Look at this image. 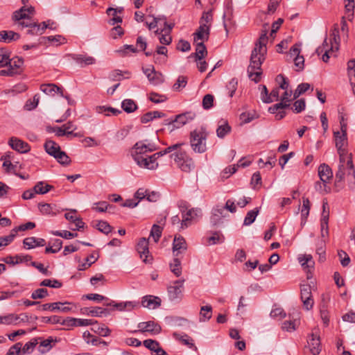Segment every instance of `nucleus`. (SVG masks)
<instances>
[{"label": "nucleus", "instance_id": "2", "mask_svg": "<svg viewBox=\"0 0 355 355\" xmlns=\"http://www.w3.org/2000/svg\"><path fill=\"white\" fill-rule=\"evenodd\" d=\"M267 29L265 28L255 43V46L252 51L250 62L248 68L249 78L255 83L259 82L261 75V64L265 60L266 53V43L268 41Z\"/></svg>", "mask_w": 355, "mask_h": 355}, {"label": "nucleus", "instance_id": "43", "mask_svg": "<svg viewBox=\"0 0 355 355\" xmlns=\"http://www.w3.org/2000/svg\"><path fill=\"white\" fill-rule=\"evenodd\" d=\"M171 272L176 276L180 277L182 274L181 262L178 258H174L173 262L170 263Z\"/></svg>", "mask_w": 355, "mask_h": 355}, {"label": "nucleus", "instance_id": "31", "mask_svg": "<svg viewBox=\"0 0 355 355\" xmlns=\"http://www.w3.org/2000/svg\"><path fill=\"white\" fill-rule=\"evenodd\" d=\"M196 43V52L193 54H191V56H193L196 62H198V60H202L207 55V51L204 42H200Z\"/></svg>", "mask_w": 355, "mask_h": 355}, {"label": "nucleus", "instance_id": "4", "mask_svg": "<svg viewBox=\"0 0 355 355\" xmlns=\"http://www.w3.org/2000/svg\"><path fill=\"white\" fill-rule=\"evenodd\" d=\"M179 207L182 213V219L180 223V228L184 229L191 225V222L196 218L200 216L201 210L198 208H191L188 209L186 202L181 201L179 203Z\"/></svg>", "mask_w": 355, "mask_h": 355}, {"label": "nucleus", "instance_id": "56", "mask_svg": "<svg viewBox=\"0 0 355 355\" xmlns=\"http://www.w3.org/2000/svg\"><path fill=\"white\" fill-rule=\"evenodd\" d=\"M149 100L154 103H160L165 102L167 100V97L163 94L151 92L149 95Z\"/></svg>", "mask_w": 355, "mask_h": 355}, {"label": "nucleus", "instance_id": "60", "mask_svg": "<svg viewBox=\"0 0 355 355\" xmlns=\"http://www.w3.org/2000/svg\"><path fill=\"white\" fill-rule=\"evenodd\" d=\"M213 20L212 11L209 10L207 12H204L202 15L200 19V25L207 24L210 26L211 22Z\"/></svg>", "mask_w": 355, "mask_h": 355}, {"label": "nucleus", "instance_id": "53", "mask_svg": "<svg viewBox=\"0 0 355 355\" xmlns=\"http://www.w3.org/2000/svg\"><path fill=\"white\" fill-rule=\"evenodd\" d=\"M148 80L150 84L157 85L163 82V77L160 73L155 71L150 73Z\"/></svg>", "mask_w": 355, "mask_h": 355}, {"label": "nucleus", "instance_id": "8", "mask_svg": "<svg viewBox=\"0 0 355 355\" xmlns=\"http://www.w3.org/2000/svg\"><path fill=\"white\" fill-rule=\"evenodd\" d=\"M195 116V114L192 112L180 114L177 115L175 119L166 120L165 124L171 127V131H173L175 128H180L189 121H192Z\"/></svg>", "mask_w": 355, "mask_h": 355}, {"label": "nucleus", "instance_id": "7", "mask_svg": "<svg viewBox=\"0 0 355 355\" xmlns=\"http://www.w3.org/2000/svg\"><path fill=\"white\" fill-rule=\"evenodd\" d=\"M184 279H180L175 281L173 285H170L167 288L168 295L171 300H180L183 296Z\"/></svg>", "mask_w": 355, "mask_h": 355}, {"label": "nucleus", "instance_id": "34", "mask_svg": "<svg viewBox=\"0 0 355 355\" xmlns=\"http://www.w3.org/2000/svg\"><path fill=\"white\" fill-rule=\"evenodd\" d=\"M44 147L46 152L53 157H54L61 150L60 146L52 140H47L45 142Z\"/></svg>", "mask_w": 355, "mask_h": 355}, {"label": "nucleus", "instance_id": "49", "mask_svg": "<svg viewBox=\"0 0 355 355\" xmlns=\"http://www.w3.org/2000/svg\"><path fill=\"white\" fill-rule=\"evenodd\" d=\"M35 227V223L33 222H28L25 224H22L18 227H15L11 230L12 233L15 234V237L16 236V234L17 232L19 231H26L28 230H33Z\"/></svg>", "mask_w": 355, "mask_h": 355}, {"label": "nucleus", "instance_id": "9", "mask_svg": "<svg viewBox=\"0 0 355 355\" xmlns=\"http://www.w3.org/2000/svg\"><path fill=\"white\" fill-rule=\"evenodd\" d=\"M301 300L303 302V306L306 310H310L313 308L314 301L311 293V286L309 284H302L300 286Z\"/></svg>", "mask_w": 355, "mask_h": 355}, {"label": "nucleus", "instance_id": "61", "mask_svg": "<svg viewBox=\"0 0 355 355\" xmlns=\"http://www.w3.org/2000/svg\"><path fill=\"white\" fill-rule=\"evenodd\" d=\"M144 345L151 352H154L159 346V343L153 339H146L143 342Z\"/></svg>", "mask_w": 355, "mask_h": 355}, {"label": "nucleus", "instance_id": "10", "mask_svg": "<svg viewBox=\"0 0 355 355\" xmlns=\"http://www.w3.org/2000/svg\"><path fill=\"white\" fill-rule=\"evenodd\" d=\"M156 150L154 145L145 144L143 141L137 142L132 148V156L133 159L137 157H141L146 155V153L148 152H153Z\"/></svg>", "mask_w": 355, "mask_h": 355}, {"label": "nucleus", "instance_id": "11", "mask_svg": "<svg viewBox=\"0 0 355 355\" xmlns=\"http://www.w3.org/2000/svg\"><path fill=\"white\" fill-rule=\"evenodd\" d=\"M137 250L140 255V258L143 259L144 263L150 262L152 257L149 255L148 239L141 238L137 245Z\"/></svg>", "mask_w": 355, "mask_h": 355}, {"label": "nucleus", "instance_id": "26", "mask_svg": "<svg viewBox=\"0 0 355 355\" xmlns=\"http://www.w3.org/2000/svg\"><path fill=\"white\" fill-rule=\"evenodd\" d=\"M225 208L223 207L217 206L212 210V214L210 221L213 225H217L221 222V219L225 217L224 215Z\"/></svg>", "mask_w": 355, "mask_h": 355}, {"label": "nucleus", "instance_id": "20", "mask_svg": "<svg viewBox=\"0 0 355 355\" xmlns=\"http://www.w3.org/2000/svg\"><path fill=\"white\" fill-rule=\"evenodd\" d=\"M161 299L153 295H146L142 297L141 305L150 309H155L161 305Z\"/></svg>", "mask_w": 355, "mask_h": 355}, {"label": "nucleus", "instance_id": "59", "mask_svg": "<svg viewBox=\"0 0 355 355\" xmlns=\"http://www.w3.org/2000/svg\"><path fill=\"white\" fill-rule=\"evenodd\" d=\"M49 293L46 288H37L31 294V298L33 300L42 299L48 296Z\"/></svg>", "mask_w": 355, "mask_h": 355}, {"label": "nucleus", "instance_id": "32", "mask_svg": "<svg viewBox=\"0 0 355 355\" xmlns=\"http://www.w3.org/2000/svg\"><path fill=\"white\" fill-rule=\"evenodd\" d=\"M231 131V127L229 125L227 121L221 119L218 122V127L216 130V135L219 138H224L225 135L230 133Z\"/></svg>", "mask_w": 355, "mask_h": 355}, {"label": "nucleus", "instance_id": "33", "mask_svg": "<svg viewBox=\"0 0 355 355\" xmlns=\"http://www.w3.org/2000/svg\"><path fill=\"white\" fill-rule=\"evenodd\" d=\"M347 71L352 91L355 94V59L350 60L347 62Z\"/></svg>", "mask_w": 355, "mask_h": 355}, {"label": "nucleus", "instance_id": "46", "mask_svg": "<svg viewBox=\"0 0 355 355\" xmlns=\"http://www.w3.org/2000/svg\"><path fill=\"white\" fill-rule=\"evenodd\" d=\"M95 227L99 230L100 232L107 234L110 232H111L112 227L109 225V223L104 220H99L97 222V223L95 225Z\"/></svg>", "mask_w": 355, "mask_h": 355}, {"label": "nucleus", "instance_id": "1", "mask_svg": "<svg viewBox=\"0 0 355 355\" xmlns=\"http://www.w3.org/2000/svg\"><path fill=\"white\" fill-rule=\"evenodd\" d=\"M336 140V147L340 156V163L338 170L336 173V178L338 181H342L345 175L349 178H354L355 170L350 155H348L346 150L347 144V132H334Z\"/></svg>", "mask_w": 355, "mask_h": 355}, {"label": "nucleus", "instance_id": "51", "mask_svg": "<svg viewBox=\"0 0 355 355\" xmlns=\"http://www.w3.org/2000/svg\"><path fill=\"white\" fill-rule=\"evenodd\" d=\"M214 96L212 94H207L202 98V107L205 110H209L214 105Z\"/></svg>", "mask_w": 355, "mask_h": 355}, {"label": "nucleus", "instance_id": "14", "mask_svg": "<svg viewBox=\"0 0 355 355\" xmlns=\"http://www.w3.org/2000/svg\"><path fill=\"white\" fill-rule=\"evenodd\" d=\"M210 34V26L207 24H202L198 28L196 31L193 33L194 42H200L207 41Z\"/></svg>", "mask_w": 355, "mask_h": 355}, {"label": "nucleus", "instance_id": "63", "mask_svg": "<svg viewBox=\"0 0 355 355\" xmlns=\"http://www.w3.org/2000/svg\"><path fill=\"white\" fill-rule=\"evenodd\" d=\"M305 107H306L305 100L303 98H301V99L297 100L293 103V110L295 113H300L305 109Z\"/></svg>", "mask_w": 355, "mask_h": 355}, {"label": "nucleus", "instance_id": "28", "mask_svg": "<svg viewBox=\"0 0 355 355\" xmlns=\"http://www.w3.org/2000/svg\"><path fill=\"white\" fill-rule=\"evenodd\" d=\"M40 89L47 95L53 96L55 94H60L61 96H64L62 89L55 84H43Z\"/></svg>", "mask_w": 355, "mask_h": 355}, {"label": "nucleus", "instance_id": "23", "mask_svg": "<svg viewBox=\"0 0 355 355\" xmlns=\"http://www.w3.org/2000/svg\"><path fill=\"white\" fill-rule=\"evenodd\" d=\"M318 175L320 181L323 182H329L333 177V173L328 165L322 164L318 168Z\"/></svg>", "mask_w": 355, "mask_h": 355}, {"label": "nucleus", "instance_id": "42", "mask_svg": "<svg viewBox=\"0 0 355 355\" xmlns=\"http://www.w3.org/2000/svg\"><path fill=\"white\" fill-rule=\"evenodd\" d=\"M62 165L67 166L71 163V159L65 152L61 150L53 157Z\"/></svg>", "mask_w": 355, "mask_h": 355}, {"label": "nucleus", "instance_id": "5", "mask_svg": "<svg viewBox=\"0 0 355 355\" xmlns=\"http://www.w3.org/2000/svg\"><path fill=\"white\" fill-rule=\"evenodd\" d=\"M170 157L174 159L178 166L184 172H190L194 168L193 159L187 155L185 151L178 149Z\"/></svg>", "mask_w": 355, "mask_h": 355}, {"label": "nucleus", "instance_id": "25", "mask_svg": "<svg viewBox=\"0 0 355 355\" xmlns=\"http://www.w3.org/2000/svg\"><path fill=\"white\" fill-rule=\"evenodd\" d=\"M20 38L19 33L12 31H0V42L4 43H10L13 41H17Z\"/></svg>", "mask_w": 355, "mask_h": 355}, {"label": "nucleus", "instance_id": "24", "mask_svg": "<svg viewBox=\"0 0 355 355\" xmlns=\"http://www.w3.org/2000/svg\"><path fill=\"white\" fill-rule=\"evenodd\" d=\"M57 343V340L50 336L44 340H39L38 350L44 354L49 352Z\"/></svg>", "mask_w": 355, "mask_h": 355}, {"label": "nucleus", "instance_id": "41", "mask_svg": "<svg viewBox=\"0 0 355 355\" xmlns=\"http://www.w3.org/2000/svg\"><path fill=\"white\" fill-rule=\"evenodd\" d=\"M55 205H52L49 203L40 202L38 204V209L44 215H55V213L53 211Z\"/></svg>", "mask_w": 355, "mask_h": 355}, {"label": "nucleus", "instance_id": "50", "mask_svg": "<svg viewBox=\"0 0 355 355\" xmlns=\"http://www.w3.org/2000/svg\"><path fill=\"white\" fill-rule=\"evenodd\" d=\"M62 283L57 279H46L40 282V286H49L51 288H59L62 286Z\"/></svg>", "mask_w": 355, "mask_h": 355}, {"label": "nucleus", "instance_id": "47", "mask_svg": "<svg viewBox=\"0 0 355 355\" xmlns=\"http://www.w3.org/2000/svg\"><path fill=\"white\" fill-rule=\"evenodd\" d=\"M62 246V241L60 239H55L52 246H48L45 249L46 253H57Z\"/></svg>", "mask_w": 355, "mask_h": 355}, {"label": "nucleus", "instance_id": "27", "mask_svg": "<svg viewBox=\"0 0 355 355\" xmlns=\"http://www.w3.org/2000/svg\"><path fill=\"white\" fill-rule=\"evenodd\" d=\"M24 64V60L20 57H15L12 59L9 58V62L8 66L11 71L15 72V75L19 74L21 72V67Z\"/></svg>", "mask_w": 355, "mask_h": 355}, {"label": "nucleus", "instance_id": "3", "mask_svg": "<svg viewBox=\"0 0 355 355\" xmlns=\"http://www.w3.org/2000/svg\"><path fill=\"white\" fill-rule=\"evenodd\" d=\"M208 133L205 128L195 130L190 134V144L194 152L202 153L206 151V139Z\"/></svg>", "mask_w": 355, "mask_h": 355}, {"label": "nucleus", "instance_id": "17", "mask_svg": "<svg viewBox=\"0 0 355 355\" xmlns=\"http://www.w3.org/2000/svg\"><path fill=\"white\" fill-rule=\"evenodd\" d=\"M70 302H54V303H47L41 305V308L42 311H60L61 312L67 313L71 310V308L69 306H66L64 304H70Z\"/></svg>", "mask_w": 355, "mask_h": 355}, {"label": "nucleus", "instance_id": "48", "mask_svg": "<svg viewBox=\"0 0 355 355\" xmlns=\"http://www.w3.org/2000/svg\"><path fill=\"white\" fill-rule=\"evenodd\" d=\"M297 259L301 266H304V263L309 264V267H314L315 266V262L313 259L312 255L311 254H300Z\"/></svg>", "mask_w": 355, "mask_h": 355}, {"label": "nucleus", "instance_id": "37", "mask_svg": "<svg viewBox=\"0 0 355 355\" xmlns=\"http://www.w3.org/2000/svg\"><path fill=\"white\" fill-rule=\"evenodd\" d=\"M86 310H88V311L83 312V313H87V315H91L92 316L95 317H100L103 315H107L110 313L108 309L98 306L92 307L90 309H87Z\"/></svg>", "mask_w": 355, "mask_h": 355}, {"label": "nucleus", "instance_id": "38", "mask_svg": "<svg viewBox=\"0 0 355 355\" xmlns=\"http://www.w3.org/2000/svg\"><path fill=\"white\" fill-rule=\"evenodd\" d=\"M39 340H41V338H35L31 339L29 342L26 343L24 347H21V354H30L33 352L35 346L39 343Z\"/></svg>", "mask_w": 355, "mask_h": 355}, {"label": "nucleus", "instance_id": "13", "mask_svg": "<svg viewBox=\"0 0 355 355\" xmlns=\"http://www.w3.org/2000/svg\"><path fill=\"white\" fill-rule=\"evenodd\" d=\"M9 146L19 153H27L31 150L30 145L17 137H11L8 141Z\"/></svg>", "mask_w": 355, "mask_h": 355}, {"label": "nucleus", "instance_id": "36", "mask_svg": "<svg viewBox=\"0 0 355 355\" xmlns=\"http://www.w3.org/2000/svg\"><path fill=\"white\" fill-rule=\"evenodd\" d=\"M96 111L97 113L99 114L104 113L106 116H110L111 114L114 116H117L118 114L121 113V111L118 109L106 106H97L96 107Z\"/></svg>", "mask_w": 355, "mask_h": 355}, {"label": "nucleus", "instance_id": "40", "mask_svg": "<svg viewBox=\"0 0 355 355\" xmlns=\"http://www.w3.org/2000/svg\"><path fill=\"white\" fill-rule=\"evenodd\" d=\"M121 107L125 112L131 113L137 109V105L133 100L125 99L121 103Z\"/></svg>", "mask_w": 355, "mask_h": 355}, {"label": "nucleus", "instance_id": "55", "mask_svg": "<svg viewBox=\"0 0 355 355\" xmlns=\"http://www.w3.org/2000/svg\"><path fill=\"white\" fill-rule=\"evenodd\" d=\"M111 207H112V206L109 205L107 202L101 201L95 203L92 209L98 212H105Z\"/></svg>", "mask_w": 355, "mask_h": 355}, {"label": "nucleus", "instance_id": "62", "mask_svg": "<svg viewBox=\"0 0 355 355\" xmlns=\"http://www.w3.org/2000/svg\"><path fill=\"white\" fill-rule=\"evenodd\" d=\"M187 84V78L184 76L178 77L176 83L173 85V88L174 90H180V88H184Z\"/></svg>", "mask_w": 355, "mask_h": 355}, {"label": "nucleus", "instance_id": "29", "mask_svg": "<svg viewBox=\"0 0 355 355\" xmlns=\"http://www.w3.org/2000/svg\"><path fill=\"white\" fill-rule=\"evenodd\" d=\"M183 145H184V143H178V144L171 145V146H168V148L164 149L163 150L159 151L157 153H154L153 155H150V158L153 159V160H154L155 162H157L156 161L159 157L164 156L168 153H171L173 151H175V150L179 149Z\"/></svg>", "mask_w": 355, "mask_h": 355}, {"label": "nucleus", "instance_id": "58", "mask_svg": "<svg viewBox=\"0 0 355 355\" xmlns=\"http://www.w3.org/2000/svg\"><path fill=\"white\" fill-rule=\"evenodd\" d=\"M162 228L157 225H153L150 231V236H152L155 242H157L162 236Z\"/></svg>", "mask_w": 355, "mask_h": 355}, {"label": "nucleus", "instance_id": "22", "mask_svg": "<svg viewBox=\"0 0 355 355\" xmlns=\"http://www.w3.org/2000/svg\"><path fill=\"white\" fill-rule=\"evenodd\" d=\"M290 106V103H278L268 108V112L272 114H276V119L277 120L282 119L286 116V112L283 110Z\"/></svg>", "mask_w": 355, "mask_h": 355}, {"label": "nucleus", "instance_id": "57", "mask_svg": "<svg viewBox=\"0 0 355 355\" xmlns=\"http://www.w3.org/2000/svg\"><path fill=\"white\" fill-rule=\"evenodd\" d=\"M9 62V53L6 49H0V67L8 66Z\"/></svg>", "mask_w": 355, "mask_h": 355}, {"label": "nucleus", "instance_id": "6", "mask_svg": "<svg viewBox=\"0 0 355 355\" xmlns=\"http://www.w3.org/2000/svg\"><path fill=\"white\" fill-rule=\"evenodd\" d=\"M24 5L18 10L14 12L12 15L13 20H21L28 19L30 20L31 17L35 15V8L32 6L35 1L37 0H21Z\"/></svg>", "mask_w": 355, "mask_h": 355}, {"label": "nucleus", "instance_id": "19", "mask_svg": "<svg viewBox=\"0 0 355 355\" xmlns=\"http://www.w3.org/2000/svg\"><path fill=\"white\" fill-rule=\"evenodd\" d=\"M25 19L15 20L21 28L28 27V33L31 35H42V31H40V25L35 22H26Z\"/></svg>", "mask_w": 355, "mask_h": 355}, {"label": "nucleus", "instance_id": "39", "mask_svg": "<svg viewBox=\"0 0 355 355\" xmlns=\"http://www.w3.org/2000/svg\"><path fill=\"white\" fill-rule=\"evenodd\" d=\"M173 336L176 339L180 341L182 344L188 346L191 348L194 346L193 343V339L191 338L187 334L180 335L177 332H174L173 334Z\"/></svg>", "mask_w": 355, "mask_h": 355}, {"label": "nucleus", "instance_id": "18", "mask_svg": "<svg viewBox=\"0 0 355 355\" xmlns=\"http://www.w3.org/2000/svg\"><path fill=\"white\" fill-rule=\"evenodd\" d=\"M187 249V244L184 238L180 235H176L173 242V250L174 255L177 257Z\"/></svg>", "mask_w": 355, "mask_h": 355}, {"label": "nucleus", "instance_id": "15", "mask_svg": "<svg viewBox=\"0 0 355 355\" xmlns=\"http://www.w3.org/2000/svg\"><path fill=\"white\" fill-rule=\"evenodd\" d=\"M133 159L139 167L143 168L154 170L158 166V163L155 162V161L150 158V156L144 155L141 157H137Z\"/></svg>", "mask_w": 355, "mask_h": 355}, {"label": "nucleus", "instance_id": "52", "mask_svg": "<svg viewBox=\"0 0 355 355\" xmlns=\"http://www.w3.org/2000/svg\"><path fill=\"white\" fill-rule=\"evenodd\" d=\"M0 323L4 324H17V315L11 313L5 316H0Z\"/></svg>", "mask_w": 355, "mask_h": 355}, {"label": "nucleus", "instance_id": "12", "mask_svg": "<svg viewBox=\"0 0 355 355\" xmlns=\"http://www.w3.org/2000/svg\"><path fill=\"white\" fill-rule=\"evenodd\" d=\"M138 331L144 333L148 332L151 334H158L161 332L162 328L160 325L155 323L154 321L142 322L138 324ZM137 332V330L134 333Z\"/></svg>", "mask_w": 355, "mask_h": 355}, {"label": "nucleus", "instance_id": "64", "mask_svg": "<svg viewBox=\"0 0 355 355\" xmlns=\"http://www.w3.org/2000/svg\"><path fill=\"white\" fill-rule=\"evenodd\" d=\"M21 343H17L12 345L6 353V355H21Z\"/></svg>", "mask_w": 355, "mask_h": 355}, {"label": "nucleus", "instance_id": "35", "mask_svg": "<svg viewBox=\"0 0 355 355\" xmlns=\"http://www.w3.org/2000/svg\"><path fill=\"white\" fill-rule=\"evenodd\" d=\"M53 189V187L45 183L44 182H38L33 187L36 194H45Z\"/></svg>", "mask_w": 355, "mask_h": 355}, {"label": "nucleus", "instance_id": "54", "mask_svg": "<svg viewBox=\"0 0 355 355\" xmlns=\"http://www.w3.org/2000/svg\"><path fill=\"white\" fill-rule=\"evenodd\" d=\"M276 82L279 84V88L286 89L289 88V82L288 79L282 74H279L276 77Z\"/></svg>", "mask_w": 355, "mask_h": 355}, {"label": "nucleus", "instance_id": "44", "mask_svg": "<svg viewBox=\"0 0 355 355\" xmlns=\"http://www.w3.org/2000/svg\"><path fill=\"white\" fill-rule=\"evenodd\" d=\"M259 211V208H255L254 209L248 211L244 218L243 224L245 225H251L255 220Z\"/></svg>", "mask_w": 355, "mask_h": 355}, {"label": "nucleus", "instance_id": "45", "mask_svg": "<svg viewBox=\"0 0 355 355\" xmlns=\"http://www.w3.org/2000/svg\"><path fill=\"white\" fill-rule=\"evenodd\" d=\"M97 259L98 258L95 257L93 254H90L85 258L84 263H82L78 266V270H85V269L89 268L94 263L97 261Z\"/></svg>", "mask_w": 355, "mask_h": 355}, {"label": "nucleus", "instance_id": "30", "mask_svg": "<svg viewBox=\"0 0 355 355\" xmlns=\"http://www.w3.org/2000/svg\"><path fill=\"white\" fill-rule=\"evenodd\" d=\"M92 326V331L101 336H108L111 333V330L105 324H99L97 321L94 320V324Z\"/></svg>", "mask_w": 355, "mask_h": 355}, {"label": "nucleus", "instance_id": "21", "mask_svg": "<svg viewBox=\"0 0 355 355\" xmlns=\"http://www.w3.org/2000/svg\"><path fill=\"white\" fill-rule=\"evenodd\" d=\"M306 347L309 348V352L313 355H318L321 352L320 338L311 334V338L307 341Z\"/></svg>", "mask_w": 355, "mask_h": 355}, {"label": "nucleus", "instance_id": "16", "mask_svg": "<svg viewBox=\"0 0 355 355\" xmlns=\"http://www.w3.org/2000/svg\"><path fill=\"white\" fill-rule=\"evenodd\" d=\"M67 56L74 60L81 67L94 64L96 62L94 58L86 54H69Z\"/></svg>", "mask_w": 355, "mask_h": 355}]
</instances>
